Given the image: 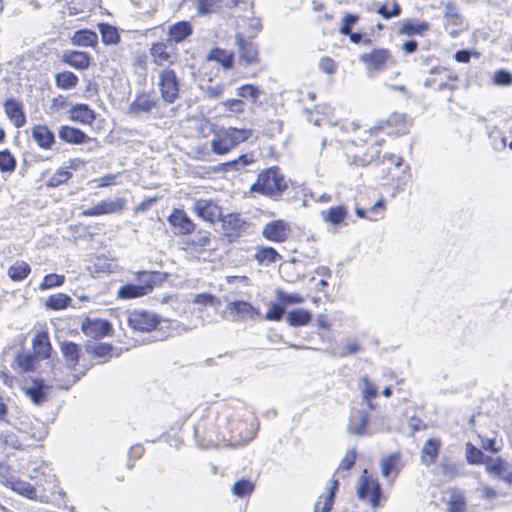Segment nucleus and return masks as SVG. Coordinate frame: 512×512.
Here are the masks:
<instances>
[{"instance_id": "1", "label": "nucleus", "mask_w": 512, "mask_h": 512, "mask_svg": "<svg viewBox=\"0 0 512 512\" xmlns=\"http://www.w3.org/2000/svg\"><path fill=\"white\" fill-rule=\"evenodd\" d=\"M194 437L203 448H216L241 437L239 423L231 420L232 410L225 403L215 402L197 409Z\"/></svg>"}, {"instance_id": "2", "label": "nucleus", "mask_w": 512, "mask_h": 512, "mask_svg": "<svg viewBox=\"0 0 512 512\" xmlns=\"http://www.w3.org/2000/svg\"><path fill=\"white\" fill-rule=\"evenodd\" d=\"M360 128V124L356 121H350L343 125L347 134L343 151L350 165L366 167L380 157L386 140L378 134L373 126L363 130Z\"/></svg>"}, {"instance_id": "3", "label": "nucleus", "mask_w": 512, "mask_h": 512, "mask_svg": "<svg viewBox=\"0 0 512 512\" xmlns=\"http://www.w3.org/2000/svg\"><path fill=\"white\" fill-rule=\"evenodd\" d=\"M288 189V181L278 166H271L262 170L256 181L250 186L251 193L279 200Z\"/></svg>"}, {"instance_id": "4", "label": "nucleus", "mask_w": 512, "mask_h": 512, "mask_svg": "<svg viewBox=\"0 0 512 512\" xmlns=\"http://www.w3.org/2000/svg\"><path fill=\"white\" fill-rule=\"evenodd\" d=\"M253 134L254 130L252 128L222 127L213 135L210 143L211 150L217 155L228 154L239 144L252 138Z\"/></svg>"}, {"instance_id": "5", "label": "nucleus", "mask_w": 512, "mask_h": 512, "mask_svg": "<svg viewBox=\"0 0 512 512\" xmlns=\"http://www.w3.org/2000/svg\"><path fill=\"white\" fill-rule=\"evenodd\" d=\"M261 90L254 84H243L236 89L237 98H228L220 103L226 118L239 119L246 112L245 99L251 104H257L261 95Z\"/></svg>"}, {"instance_id": "6", "label": "nucleus", "mask_w": 512, "mask_h": 512, "mask_svg": "<svg viewBox=\"0 0 512 512\" xmlns=\"http://www.w3.org/2000/svg\"><path fill=\"white\" fill-rule=\"evenodd\" d=\"M138 284L128 283L117 291L119 299H135L150 294L157 283L165 280L164 274L159 271H140L137 274Z\"/></svg>"}, {"instance_id": "7", "label": "nucleus", "mask_w": 512, "mask_h": 512, "mask_svg": "<svg viewBox=\"0 0 512 512\" xmlns=\"http://www.w3.org/2000/svg\"><path fill=\"white\" fill-rule=\"evenodd\" d=\"M356 495L359 500L376 509L386 499L377 477L367 469H363L356 486Z\"/></svg>"}, {"instance_id": "8", "label": "nucleus", "mask_w": 512, "mask_h": 512, "mask_svg": "<svg viewBox=\"0 0 512 512\" xmlns=\"http://www.w3.org/2000/svg\"><path fill=\"white\" fill-rule=\"evenodd\" d=\"M148 53L151 62L163 69H171L179 60L178 49L171 41L160 39L150 44Z\"/></svg>"}, {"instance_id": "9", "label": "nucleus", "mask_w": 512, "mask_h": 512, "mask_svg": "<svg viewBox=\"0 0 512 512\" xmlns=\"http://www.w3.org/2000/svg\"><path fill=\"white\" fill-rule=\"evenodd\" d=\"M411 125L405 114L393 112L387 118L378 120L373 127L386 140V137L397 138L408 134Z\"/></svg>"}, {"instance_id": "10", "label": "nucleus", "mask_w": 512, "mask_h": 512, "mask_svg": "<svg viewBox=\"0 0 512 512\" xmlns=\"http://www.w3.org/2000/svg\"><path fill=\"white\" fill-rule=\"evenodd\" d=\"M158 88L162 100L167 104L174 103L180 95V81L173 69H162L158 74Z\"/></svg>"}, {"instance_id": "11", "label": "nucleus", "mask_w": 512, "mask_h": 512, "mask_svg": "<svg viewBox=\"0 0 512 512\" xmlns=\"http://www.w3.org/2000/svg\"><path fill=\"white\" fill-rule=\"evenodd\" d=\"M359 61L368 72H381L393 63V56L388 48L378 47L362 53Z\"/></svg>"}, {"instance_id": "12", "label": "nucleus", "mask_w": 512, "mask_h": 512, "mask_svg": "<svg viewBox=\"0 0 512 512\" xmlns=\"http://www.w3.org/2000/svg\"><path fill=\"white\" fill-rule=\"evenodd\" d=\"M219 222H221L222 238L230 244L239 240L248 225L237 212L222 215Z\"/></svg>"}, {"instance_id": "13", "label": "nucleus", "mask_w": 512, "mask_h": 512, "mask_svg": "<svg viewBox=\"0 0 512 512\" xmlns=\"http://www.w3.org/2000/svg\"><path fill=\"white\" fill-rule=\"evenodd\" d=\"M128 326L141 333H149L155 330L161 323V317L147 310H133L127 318Z\"/></svg>"}, {"instance_id": "14", "label": "nucleus", "mask_w": 512, "mask_h": 512, "mask_svg": "<svg viewBox=\"0 0 512 512\" xmlns=\"http://www.w3.org/2000/svg\"><path fill=\"white\" fill-rule=\"evenodd\" d=\"M459 76L446 68L437 69L426 79L425 86L433 91H454L459 88Z\"/></svg>"}, {"instance_id": "15", "label": "nucleus", "mask_w": 512, "mask_h": 512, "mask_svg": "<svg viewBox=\"0 0 512 512\" xmlns=\"http://www.w3.org/2000/svg\"><path fill=\"white\" fill-rule=\"evenodd\" d=\"M192 211L202 221L214 225L223 215V208L216 199L200 198L195 200Z\"/></svg>"}, {"instance_id": "16", "label": "nucleus", "mask_w": 512, "mask_h": 512, "mask_svg": "<svg viewBox=\"0 0 512 512\" xmlns=\"http://www.w3.org/2000/svg\"><path fill=\"white\" fill-rule=\"evenodd\" d=\"M127 207V200L124 197L114 199H103L97 204L81 211L82 217H99L103 215L121 214Z\"/></svg>"}, {"instance_id": "17", "label": "nucleus", "mask_w": 512, "mask_h": 512, "mask_svg": "<svg viewBox=\"0 0 512 512\" xmlns=\"http://www.w3.org/2000/svg\"><path fill=\"white\" fill-rule=\"evenodd\" d=\"M485 472L492 479L503 482L507 486L512 485V463L501 456L487 457L484 465Z\"/></svg>"}, {"instance_id": "18", "label": "nucleus", "mask_w": 512, "mask_h": 512, "mask_svg": "<svg viewBox=\"0 0 512 512\" xmlns=\"http://www.w3.org/2000/svg\"><path fill=\"white\" fill-rule=\"evenodd\" d=\"M159 101L153 91L140 90L129 104L127 113L133 117L150 114L158 107Z\"/></svg>"}, {"instance_id": "19", "label": "nucleus", "mask_w": 512, "mask_h": 512, "mask_svg": "<svg viewBox=\"0 0 512 512\" xmlns=\"http://www.w3.org/2000/svg\"><path fill=\"white\" fill-rule=\"evenodd\" d=\"M80 329L85 336L95 340L102 339L113 331L112 324L108 320L91 317L83 319Z\"/></svg>"}, {"instance_id": "20", "label": "nucleus", "mask_w": 512, "mask_h": 512, "mask_svg": "<svg viewBox=\"0 0 512 512\" xmlns=\"http://www.w3.org/2000/svg\"><path fill=\"white\" fill-rule=\"evenodd\" d=\"M290 234L291 226L283 219L272 220L266 223L262 229V236L266 240L275 243L286 242L289 239Z\"/></svg>"}, {"instance_id": "21", "label": "nucleus", "mask_w": 512, "mask_h": 512, "mask_svg": "<svg viewBox=\"0 0 512 512\" xmlns=\"http://www.w3.org/2000/svg\"><path fill=\"white\" fill-rule=\"evenodd\" d=\"M167 221L175 233L179 235H190L196 229V223L190 218L187 212L181 208H173L167 217Z\"/></svg>"}, {"instance_id": "22", "label": "nucleus", "mask_w": 512, "mask_h": 512, "mask_svg": "<svg viewBox=\"0 0 512 512\" xmlns=\"http://www.w3.org/2000/svg\"><path fill=\"white\" fill-rule=\"evenodd\" d=\"M443 17L445 29L452 37H457L466 29L464 18L454 3L448 2L445 5Z\"/></svg>"}, {"instance_id": "23", "label": "nucleus", "mask_w": 512, "mask_h": 512, "mask_svg": "<svg viewBox=\"0 0 512 512\" xmlns=\"http://www.w3.org/2000/svg\"><path fill=\"white\" fill-rule=\"evenodd\" d=\"M3 108L7 118L15 128L19 129L26 125L27 118L22 101L15 98H7L3 103Z\"/></svg>"}, {"instance_id": "24", "label": "nucleus", "mask_w": 512, "mask_h": 512, "mask_svg": "<svg viewBox=\"0 0 512 512\" xmlns=\"http://www.w3.org/2000/svg\"><path fill=\"white\" fill-rule=\"evenodd\" d=\"M369 204V206L357 205L355 208L356 215L370 221H379L385 217L386 201L383 196L378 197L373 203Z\"/></svg>"}, {"instance_id": "25", "label": "nucleus", "mask_w": 512, "mask_h": 512, "mask_svg": "<svg viewBox=\"0 0 512 512\" xmlns=\"http://www.w3.org/2000/svg\"><path fill=\"white\" fill-rule=\"evenodd\" d=\"M403 468L402 454L397 451L383 457L380 461L381 474L384 478L394 482Z\"/></svg>"}, {"instance_id": "26", "label": "nucleus", "mask_w": 512, "mask_h": 512, "mask_svg": "<svg viewBox=\"0 0 512 512\" xmlns=\"http://www.w3.org/2000/svg\"><path fill=\"white\" fill-rule=\"evenodd\" d=\"M31 138L42 150H51L56 143L53 130L47 124H35L31 128Z\"/></svg>"}, {"instance_id": "27", "label": "nucleus", "mask_w": 512, "mask_h": 512, "mask_svg": "<svg viewBox=\"0 0 512 512\" xmlns=\"http://www.w3.org/2000/svg\"><path fill=\"white\" fill-rule=\"evenodd\" d=\"M227 312L234 321L244 320L247 318L255 319L259 316L258 310L249 302L244 300H236L227 304Z\"/></svg>"}, {"instance_id": "28", "label": "nucleus", "mask_w": 512, "mask_h": 512, "mask_svg": "<svg viewBox=\"0 0 512 512\" xmlns=\"http://www.w3.org/2000/svg\"><path fill=\"white\" fill-rule=\"evenodd\" d=\"M442 440L438 437L428 438L420 451V461L425 466H431L437 463L442 450Z\"/></svg>"}, {"instance_id": "29", "label": "nucleus", "mask_w": 512, "mask_h": 512, "mask_svg": "<svg viewBox=\"0 0 512 512\" xmlns=\"http://www.w3.org/2000/svg\"><path fill=\"white\" fill-rule=\"evenodd\" d=\"M236 44L238 46L240 63L255 65L260 62L258 49L251 41H248L242 35H237Z\"/></svg>"}, {"instance_id": "30", "label": "nucleus", "mask_w": 512, "mask_h": 512, "mask_svg": "<svg viewBox=\"0 0 512 512\" xmlns=\"http://www.w3.org/2000/svg\"><path fill=\"white\" fill-rule=\"evenodd\" d=\"M430 30V24L424 20L406 18L400 21L397 34L400 36H424Z\"/></svg>"}, {"instance_id": "31", "label": "nucleus", "mask_w": 512, "mask_h": 512, "mask_svg": "<svg viewBox=\"0 0 512 512\" xmlns=\"http://www.w3.org/2000/svg\"><path fill=\"white\" fill-rule=\"evenodd\" d=\"M59 139L67 144L82 145L92 141V138L80 128L71 125H61L58 129Z\"/></svg>"}, {"instance_id": "32", "label": "nucleus", "mask_w": 512, "mask_h": 512, "mask_svg": "<svg viewBox=\"0 0 512 512\" xmlns=\"http://www.w3.org/2000/svg\"><path fill=\"white\" fill-rule=\"evenodd\" d=\"M62 62L76 70H86L92 64V56L85 51L67 50L63 53Z\"/></svg>"}, {"instance_id": "33", "label": "nucleus", "mask_w": 512, "mask_h": 512, "mask_svg": "<svg viewBox=\"0 0 512 512\" xmlns=\"http://www.w3.org/2000/svg\"><path fill=\"white\" fill-rule=\"evenodd\" d=\"M72 122L91 126L96 120V112L85 103H76L71 106L68 112Z\"/></svg>"}, {"instance_id": "34", "label": "nucleus", "mask_w": 512, "mask_h": 512, "mask_svg": "<svg viewBox=\"0 0 512 512\" xmlns=\"http://www.w3.org/2000/svg\"><path fill=\"white\" fill-rule=\"evenodd\" d=\"M339 488V479L333 477L326 491L321 494L314 505V512H330L334 505L335 495Z\"/></svg>"}, {"instance_id": "35", "label": "nucleus", "mask_w": 512, "mask_h": 512, "mask_svg": "<svg viewBox=\"0 0 512 512\" xmlns=\"http://www.w3.org/2000/svg\"><path fill=\"white\" fill-rule=\"evenodd\" d=\"M193 34V26L189 21H178L168 27L166 40L171 41L172 45L182 43Z\"/></svg>"}, {"instance_id": "36", "label": "nucleus", "mask_w": 512, "mask_h": 512, "mask_svg": "<svg viewBox=\"0 0 512 512\" xmlns=\"http://www.w3.org/2000/svg\"><path fill=\"white\" fill-rule=\"evenodd\" d=\"M369 419L370 416L366 411L358 409L352 410L348 422V431L358 436L365 435L367 433Z\"/></svg>"}, {"instance_id": "37", "label": "nucleus", "mask_w": 512, "mask_h": 512, "mask_svg": "<svg viewBox=\"0 0 512 512\" xmlns=\"http://www.w3.org/2000/svg\"><path fill=\"white\" fill-rule=\"evenodd\" d=\"M33 355L39 359H48L51 357L52 345L48 332H38L32 340Z\"/></svg>"}, {"instance_id": "38", "label": "nucleus", "mask_w": 512, "mask_h": 512, "mask_svg": "<svg viewBox=\"0 0 512 512\" xmlns=\"http://www.w3.org/2000/svg\"><path fill=\"white\" fill-rule=\"evenodd\" d=\"M254 259L260 266H268L282 260L281 254L271 246L261 245L256 248Z\"/></svg>"}, {"instance_id": "39", "label": "nucleus", "mask_w": 512, "mask_h": 512, "mask_svg": "<svg viewBox=\"0 0 512 512\" xmlns=\"http://www.w3.org/2000/svg\"><path fill=\"white\" fill-rule=\"evenodd\" d=\"M206 59L218 63L224 70H231L234 67V53L220 47H213Z\"/></svg>"}, {"instance_id": "40", "label": "nucleus", "mask_w": 512, "mask_h": 512, "mask_svg": "<svg viewBox=\"0 0 512 512\" xmlns=\"http://www.w3.org/2000/svg\"><path fill=\"white\" fill-rule=\"evenodd\" d=\"M60 350L68 366L75 369L79 365L81 346L72 341H63L60 344Z\"/></svg>"}, {"instance_id": "41", "label": "nucleus", "mask_w": 512, "mask_h": 512, "mask_svg": "<svg viewBox=\"0 0 512 512\" xmlns=\"http://www.w3.org/2000/svg\"><path fill=\"white\" fill-rule=\"evenodd\" d=\"M324 222L333 226L342 224L348 216V208L345 205L331 206L321 212Z\"/></svg>"}, {"instance_id": "42", "label": "nucleus", "mask_w": 512, "mask_h": 512, "mask_svg": "<svg viewBox=\"0 0 512 512\" xmlns=\"http://www.w3.org/2000/svg\"><path fill=\"white\" fill-rule=\"evenodd\" d=\"M71 43L74 46L95 48L98 45V35L93 30L80 29L74 32Z\"/></svg>"}, {"instance_id": "43", "label": "nucleus", "mask_w": 512, "mask_h": 512, "mask_svg": "<svg viewBox=\"0 0 512 512\" xmlns=\"http://www.w3.org/2000/svg\"><path fill=\"white\" fill-rule=\"evenodd\" d=\"M33 386L25 390V394L36 405H41L47 400V391L49 386L44 383L43 379H33Z\"/></svg>"}, {"instance_id": "44", "label": "nucleus", "mask_w": 512, "mask_h": 512, "mask_svg": "<svg viewBox=\"0 0 512 512\" xmlns=\"http://www.w3.org/2000/svg\"><path fill=\"white\" fill-rule=\"evenodd\" d=\"M72 304V298L66 293H55L47 297L45 307L48 310L59 311L68 308Z\"/></svg>"}, {"instance_id": "45", "label": "nucleus", "mask_w": 512, "mask_h": 512, "mask_svg": "<svg viewBox=\"0 0 512 512\" xmlns=\"http://www.w3.org/2000/svg\"><path fill=\"white\" fill-rule=\"evenodd\" d=\"M357 459V452L355 449L348 450L338 467L334 472V476L338 475L341 478L345 479L350 476V470L355 465Z\"/></svg>"}, {"instance_id": "46", "label": "nucleus", "mask_w": 512, "mask_h": 512, "mask_svg": "<svg viewBox=\"0 0 512 512\" xmlns=\"http://www.w3.org/2000/svg\"><path fill=\"white\" fill-rule=\"evenodd\" d=\"M79 83L78 76L72 71H62L55 75V85L61 90L74 89Z\"/></svg>"}, {"instance_id": "47", "label": "nucleus", "mask_w": 512, "mask_h": 512, "mask_svg": "<svg viewBox=\"0 0 512 512\" xmlns=\"http://www.w3.org/2000/svg\"><path fill=\"white\" fill-rule=\"evenodd\" d=\"M31 273V266L25 261H17L8 268V277L13 282L25 280Z\"/></svg>"}, {"instance_id": "48", "label": "nucleus", "mask_w": 512, "mask_h": 512, "mask_svg": "<svg viewBox=\"0 0 512 512\" xmlns=\"http://www.w3.org/2000/svg\"><path fill=\"white\" fill-rule=\"evenodd\" d=\"M361 392L364 401L367 402L368 407L371 410L376 408V405L373 403V400L378 395L377 386L372 383L368 377L364 376L361 378Z\"/></svg>"}, {"instance_id": "49", "label": "nucleus", "mask_w": 512, "mask_h": 512, "mask_svg": "<svg viewBox=\"0 0 512 512\" xmlns=\"http://www.w3.org/2000/svg\"><path fill=\"white\" fill-rule=\"evenodd\" d=\"M97 27L105 45H116L120 42L121 38L116 27L109 23H99Z\"/></svg>"}, {"instance_id": "50", "label": "nucleus", "mask_w": 512, "mask_h": 512, "mask_svg": "<svg viewBox=\"0 0 512 512\" xmlns=\"http://www.w3.org/2000/svg\"><path fill=\"white\" fill-rule=\"evenodd\" d=\"M487 457L481 449L476 447L473 443L467 442L465 444V458L471 465H485Z\"/></svg>"}, {"instance_id": "51", "label": "nucleus", "mask_w": 512, "mask_h": 512, "mask_svg": "<svg viewBox=\"0 0 512 512\" xmlns=\"http://www.w3.org/2000/svg\"><path fill=\"white\" fill-rule=\"evenodd\" d=\"M71 178L72 172H70L66 167H60L49 177L45 185L48 188H56L68 183Z\"/></svg>"}, {"instance_id": "52", "label": "nucleus", "mask_w": 512, "mask_h": 512, "mask_svg": "<svg viewBox=\"0 0 512 512\" xmlns=\"http://www.w3.org/2000/svg\"><path fill=\"white\" fill-rule=\"evenodd\" d=\"M114 347L108 343H96L87 348V352L94 358L101 359L104 362L113 355Z\"/></svg>"}, {"instance_id": "53", "label": "nucleus", "mask_w": 512, "mask_h": 512, "mask_svg": "<svg viewBox=\"0 0 512 512\" xmlns=\"http://www.w3.org/2000/svg\"><path fill=\"white\" fill-rule=\"evenodd\" d=\"M8 484H9V487L13 491H15L25 497H28L30 499H33L36 497V489L29 482H26V481H23L20 479H12V480L8 481Z\"/></svg>"}, {"instance_id": "54", "label": "nucleus", "mask_w": 512, "mask_h": 512, "mask_svg": "<svg viewBox=\"0 0 512 512\" xmlns=\"http://www.w3.org/2000/svg\"><path fill=\"white\" fill-rule=\"evenodd\" d=\"M311 319V313L304 309L292 310L287 316V321L291 326H305L310 323Z\"/></svg>"}, {"instance_id": "55", "label": "nucleus", "mask_w": 512, "mask_h": 512, "mask_svg": "<svg viewBox=\"0 0 512 512\" xmlns=\"http://www.w3.org/2000/svg\"><path fill=\"white\" fill-rule=\"evenodd\" d=\"M376 13L379 14L383 19L388 20L400 16L402 13V8L397 0H391L390 7L387 1L377 8Z\"/></svg>"}, {"instance_id": "56", "label": "nucleus", "mask_w": 512, "mask_h": 512, "mask_svg": "<svg viewBox=\"0 0 512 512\" xmlns=\"http://www.w3.org/2000/svg\"><path fill=\"white\" fill-rule=\"evenodd\" d=\"M199 16L216 13L222 7V0H195Z\"/></svg>"}, {"instance_id": "57", "label": "nucleus", "mask_w": 512, "mask_h": 512, "mask_svg": "<svg viewBox=\"0 0 512 512\" xmlns=\"http://www.w3.org/2000/svg\"><path fill=\"white\" fill-rule=\"evenodd\" d=\"M255 489V484L249 479L242 478L232 486V493L240 498L250 496Z\"/></svg>"}, {"instance_id": "58", "label": "nucleus", "mask_w": 512, "mask_h": 512, "mask_svg": "<svg viewBox=\"0 0 512 512\" xmlns=\"http://www.w3.org/2000/svg\"><path fill=\"white\" fill-rule=\"evenodd\" d=\"M17 166V160L10 150L4 149L0 151V172L13 173Z\"/></svg>"}, {"instance_id": "59", "label": "nucleus", "mask_w": 512, "mask_h": 512, "mask_svg": "<svg viewBox=\"0 0 512 512\" xmlns=\"http://www.w3.org/2000/svg\"><path fill=\"white\" fill-rule=\"evenodd\" d=\"M66 277L62 274L50 273L43 277L42 282L39 284L41 291L49 290L52 288L60 287L65 283Z\"/></svg>"}, {"instance_id": "60", "label": "nucleus", "mask_w": 512, "mask_h": 512, "mask_svg": "<svg viewBox=\"0 0 512 512\" xmlns=\"http://www.w3.org/2000/svg\"><path fill=\"white\" fill-rule=\"evenodd\" d=\"M36 357L30 353H19L15 358V362L21 372L33 371L35 368Z\"/></svg>"}, {"instance_id": "61", "label": "nucleus", "mask_w": 512, "mask_h": 512, "mask_svg": "<svg viewBox=\"0 0 512 512\" xmlns=\"http://www.w3.org/2000/svg\"><path fill=\"white\" fill-rule=\"evenodd\" d=\"M448 512H467L465 497L461 493H453L448 501Z\"/></svg>"}, {"instance_id": "62", "label": "nucleus", "mask_w": 512, "mask_h": 512, "mask_svg": "<svg viewBox=\"0 0 512 512\" xmlns=\"http://www.w3.org/2000/svg\"><path fill=\"white\" fill-rule=\"evenodd\" d=\"M193 303L203 307L217 306L220 304V300L210 293H199L195 295Z\"/></svg>"}, {"instance_id": "63", "label": "nucleus", "mask_w": 512, "mask_h": 512, "mask_svg": "<svg viewBox=\"0 0 512 512\" xmlns=\"http://www.w3.org/2000/svg\"><path fill=\"white\" fill-rule=\"evenodd\" d=\"M285 313V308L280 303H271L266 314L265 319L270 321H280Z\"/></svg>"}, {"instance_id": "64", "label": "nucleus", "mask_w": 512, "mask_h": 512, "mask_svg": "<svg viewBox=\"0 0 512 512\" xmlns=\"http://www.w3.org/2000/svg\"><path fill=\"white\" fill-rule=\"evenodd\" d=\"M493 82L496 85L509 86L512 84V73L504 69L497 70L494 73Z\"/></svg>"}]
</instances>
